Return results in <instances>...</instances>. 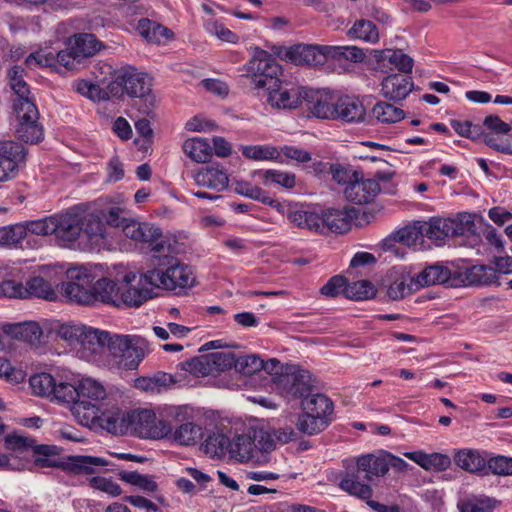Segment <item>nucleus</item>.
Here are the masks:
<instances>
[{
  "instance_id": "f257e3e1",
  "label": "nucleus",
  "mask_w": 512,
  "mask_h": 512,
  "mask_svg": "<svg viewBox=\"0 0 512 512\" xmlns=\"http://www.w3.org/2000/svg\"><path fill=\"white\" fill-rule=\"evenodd\" d=\"M79 348L85 357L99 354L106 348L118 367L134 370L145 358L148 343L140 336L112 334L86 326Z\"/></svg>"
},
{
  "instance_id": "f03ea898",
  "label": "nucleus",
  "mask_w": 512,
  "mask_h": 512,
  "mask_svg": "<svg viewBox=\"0 0 512 512\" xmlns=\"http://www.w3.org/2000/svg\"><path fill=\"white\" fill-rule=\"evenodd\" d=\"M153 269L142 275L145 283L156 288L172 291L177 295L184 293L195 285V277L192 268L169 253L154 255L152 258Z\"/></svg>"
},
{
  "instance_id": "7ed1b4c3",
  "label": "nucleus",
  "mask_w": 512,
  "mask_h": 512,
  "mask_svg": "<svg viewBox=\"0 0 512 512\" xmlns=\"http://www.w3.org/2000/svg\"><path fill=\"white\" fill-rule=\"evenodd\" d=\"M387 474V464L382 452L368 453L355 459V465L347 469L340 480V488L359 499H370L373 489L369 483Z\"/></svg>"
},
{
  "instance_id": "20e7f679",
  "label": "nucleus",
  "mask_w": 512,
  "mask_h": 512,
  "mask_svg": "<svg viewBox=\"0 0 512 512\" xmlns=\"http://www.w3.org/2000/svg\"><path fill=\"white\" fill-rule=\"evenodd\" d=\"M31 450L35 455L42 456L35 459L34 463L36 466L41 468H60L65 472L76 475L94 474L96 473L95 467L107 466L109 464L104 458L89 455H71L62 461L49 459V456L57 453V447L45 444L37 445L34 439Z\"/></svg>"
},
{
  "instance_id": "39448f33",
  "label": "nucleus",
  "mask_w": 512,
  "mask_h": 512,
  "mask_svg": "<svg viewBox=\"0 0 512 512\" xmlns=\"http://www.w3.org/2000/svg\"><path fill=\"white\" fill-rule=\"evenodd\" d=\"M422 237L434 241H443L446 237L475 233L474 217L469 213H460L454 218L432 217L429 221H420Z\"/></svg>"
},
{
  "instance_id": "423d86ee",
  "label": "nucleus",
  "mask_w": 512,
  "mask_h": 512,
  "mask_svg": "<svg viewBox=\"0 0 512 512\" xmlns=\"http://www.w3.org/2000/svg\"><path fill=\"white\" fill-rule=\"evenodd\" d=\"M246 73L243 76L249 78L255 88H272L276 85L282 74V67L277 59L267 51L256 47L252 58L244 66Z\"/></svg>"
},
{
  "instance_id": "0eeeda50",
  "label": "nucleus",
  "mask_w": 512,
  "mask_h": 512,
  "mask_svg": "<svg viewBox=\"0 0 512 512\" xmlns=\"http://www.w3.org/2000/svg\"><path fill=\"white\" fill-rule=\"evenodd\" d=\"M126 432L140 438L160 440L171 433V425L165 420H157L149 409H135L126 413Z\"/></svg>"
},
{
  "instance_id": "6e6552de",
  "label": "nucleus",
  "mask_w": 512,
  "mask_h": 512,
  "mask_svg": "<svg viewBox=\"0 0 512 512\" xmlns=\"http://www.w3.org/2000/svg\"><path fill=\"white\" fill-rule=\"evenodd\" d=\"M77 419L84 426L99 425L111 433L126 432V413L117 407L104 409L103 404L98 406H77Z\"/></svg>"
},
{
  "instance_id": "1a4fd4ad",
  "label": "nucleus",
  "mask_w": 512,
  "mask_h": 512,
  "mask_svg": "<svg viewBox=\"0 0 512 512\" xmlns=\"http://www.w3.org/2000/svg\"><path fill=\"white\" fill-rule=\"evenodd\" d=\"M123 233L135 242L150 246L155 255L170 253L172 250L169 240L163 236L161 228L155 224L129 220L123 225Z\"/></svg>"
},
{
  "instance_id": "9d476101",
  "label": "nucleus",
  "mask_w": 512,
  "mask_h": 512,
  "mask_svg": "<svg viewBox=\"0 0 512 512\" xmlns=\"http://www.w3.org/2000/svg\"><path fill=\"white\" fill-rule=\"evenodd\" d=\"M151 79L133 66L120 68L109 85L113 95L126 93L130 97L142 98L151 91Z\"/></svg>"
},
{
  "instance_id": "9b49d317",
  "label": "nucleus",
  "mask_w": 512,
  "mask_h": 512,
  "mask_svg": "<svg viewBox=\"0 0 512 512\" xmlns=\"http://www.w3.org/2000/svg\"><path fill=\"white\" fill-rule=\"evenodd\" d=\"M277 391L285 398L306 399L315 391L312 375L308 370L294 369L274 378Z\"/></svg>"
},
{
  "instance_id": "f8f14e48",
  "label": "nucleus",
  "mask_w": 512,
  "mask_h": 512,
  "mask_svg": "<svg viewBox=\"0 0 512 512\" xmlns=\"http://www.w3.org/2000/svg\"><path fill=\"white\" fill-rule=\"evenodd\" d=\"M277 211L286 215L294 226L323 234L322 208L306 203H280Z\"/></svg>"
},
{
  "instance_id": "ddd939ff",
  "label": "nucleus",
  "mask_w": 512,
  "mask_h": 512,
  "mask_svg": "<svg viewBox=\"0 0 512 512\" xmlns=\"http://www.w3.org/2000/svg\"><path fill=\"white\" fill-rule=\"evenodd\" d=\"M15 112L18 120L17 138L27 144L41 142L44 138V129L39 123V111L35 103H28L24 100Z\"/></svg>"
},
{
  "instance_id": "4468645a",
  "label": "nucleus",
  "mask_w": 512,
  "mask_h": 512,
  "mask_svg": "<svg viewBox=\"0 0 512 512\" xmlns=\"http://www.w3.org/2000/svg\"><path fill=\"white\" fill-rule=\"evenodd\" d=\"M86 267H76L67 270L68 281L62 289L69 300L79 304L93 303L92 279Z\"/></svg>"
},
{
  "instance_id": "2eb2a0df",
  "label": "nucleus",
  "mask_w": 512,
  "mask_h": 512,
  "mask_svg": "<svg viewBox=\"0 0 512 512\" xmlns=\"http://www.w3.org/2000/svg\"><path fill=\"white\" fill-rule=\"evenodd\" d=\"M27 149L19 142L0 143V182L16 177L19 167L25 163Z\"/></svg>"
},
{
  "instance_id": "dca6fc26",
  "label": "nucleus",
  "mask_w": 512,
  "mask_h": 512,
  "mask_svg": "<svg viewBox=\"0 0 512 512\" xmlns=\"http://www.w3.org/2000/svg\"><path fill=\"white\" fill-rule=\"evenodd\" d=\"M303 108L319 119L333 120L336 96L325 90L304 88Z\"/></svg>"
},
{
  "instance_id": "f3484780",
  "label": "nucleus",
  "mask_w": 512,
  "mask_h": 512,
  "mask_svg": "<svg viewBox=\"0 0 512 512\" xmlns=\"http://www.w3.org/2000/svg\"><path fill=\"white\" fill-rule=\"evenodd\" d=\"M53 235L60 245L71 247L78 241L80 247L81 238V215L78 213H65L54 216Z\"/></svg>"
},
{
  "instance_id": "a211bd4d",
  "label": "nucleus",
  "mask_w": 512,
  "mask_h": 512,
  "mask_svg": "<svg viewBox=\"0 0 512 512\" xmlns=\"http://www.w3.org/2000/svg\"><path fill=\"white\" fill-rule=\"evenodd\" d=\"M105 224L95 213L81 216L80 248L92 250L99 248L105 239Z\"/></svg>"
},
{
  "instance_id": "6ab92c4d",
  "label": "nucleus",
  "mask_w": 512,
  "mask_h": 512,
  "mask_svg": "<svg viewBox=\"0 0 512 512\" xmlns=\"http://www.w3.org/2000/svg\"><path fill=\"white\" fill-rule=\"evenodd\" d=\"M267 102L273 108L277 109H295L303 106V90L304 87L287 89L282 86L280 79L274 87H266Z\"/></svg>"
},
{
  "instance_id": "aec40b11",
  "label": "nucleus",
  "mask_w": 512,
  "mask_h": 512,
  "mask_svg": "<svg viewBox=\"0 0 512 512\" xmlns=\"http://www.w3.org/2000/svg\"><path fill=\"white\" fill-rule=\"evenodd\" d=\"M366 109L356 97L336 96L333 120L358 124L365 120Z\"/></svg>"
},
{
  "instance_id": "412c9836",
  "label": "nucleus",
  "mask_w": 512,
  "mask_h": 512,
  "mask_svg": "<svg viewBox=\"0 0 512 512\" xmlns=\"http://www.w3.org/2000/svg\"><path fill=\"white\" fill-rule=\"evenodd\" d=\"M355 180L347 182L344 190L345 198L354 204L362 205L371 202L380 192V186L375 179H358L354 173Z\"/></svg>"
},
{
  "instance_id": "4be33fe9",
  "label": "nucleus",
  "mask_w": 512,
  "mask_h": 512,
  "mask_svg": "<svg viewBox=\"0 0 512 512\" xmlns=\"http://www.w3.org/2000/svg\"><path fill=\"white\" fill-rule=\"evenodd\" d=\"M358 211L352 207L343 209L322 208L323 233L330 231L343 234L351 229L352 220L357 217Z\"/></svg>"
},
{
  "instance_id": "5701e85b",
  "label": "nucleus",
  "mask_w": 512,
  "mask_h": 512,
  "mask_svg": "<svg viewBox=\"0 0 512 512\" xmlns=\"http://www.w3.org/2000/svg\"><path fill=\"white\" fill-rule=\"evenodd\" d=\"M79 400L72 407V413L77 418V406H100L106 399L107 393L104 386L97 380L87 377L77 382Z\"/></svg>"
},
{
  "instance_id": "b1692460",
  "label": "nucleus",
  "mask_w": 512,
  "mask_h": 512,
  "mask_svg": "<svg viewBox=\"0 0 512 512\" xmlns=\"http://www.w3.org/2000/svg\"><path fill=\"white\" fill-rule=\"evenodd\" d=\"M413 88L414 82L410 75L392 73L381 82L382 96L394 102L405 99Z\"/></svg>"
},
{
  "instance_id": "393cba45",
  "label": "nucleus",
  "mask_w": 512,
  "mask_h": 512,
  "mask_svg": "<svg viewBox=\"0 0 512 512\" xmlns=\"http://www.w3.org/2000/svg\"><path fill=\"white\" fill-rule=\"evenodd\" d=\"M193 178L198 186L212 189L216 192L225 190L229 183L226 171L216 163L201 168L194 174Z\"/></svg>"
},
{
  "instance_id": "a878e982",
  "label": "nucleus",
  "mask_w": 512,
  "mask_h": 512,
  "mask_svg": "<svg viewBox=\"0 0 512 512\" xmlns=\"http://www.w3.org/2000/svg\"><path fill=\"white\" fill-rule=\"evenodd\" d=\"M374 57L377 61V67H375V69H380L386 73L388 72L384 70L386 62L393 65L400 72L399 74L404 75H409L414 66L413 58L405 54L401 49L375 50Z\"/></svg>"
},
{
  "instance_id": "bb28decb",
  "label": "nucleus",
  "mask_w": 512,
  "mask_h": 512,
  "mask_svg": "<svg viewBox=\"0 0 512 512\" xmlns=\"http://www.w3.org/2000/svg\"><path fill=\"white\" fill-rule=\"evenodd\" d=\"M455 464L469 473L486 475L487 459L476 449H460L454 455Z\"/></svg>"
},
{
  "instance_id": "cd10ccee",
  "label": "nucleus",
  "mask_w": 512,
  "mask_h": 512,
  "mask_svg": "<svg viewBox=\"0 0 512 512\" xmlns=\"http://www.w3.org/2000/svg\"><path fill=\"white\" fill-rule=\"evenodd\" d=\"M322 50L323 45L298 44L289 50L288 55L296 64L319 66L325 64Z\"/></svg>"
},
{
  "instance_id": "c85d7f7f",
  "label": "nucleus",
  "mask_w": 512,
  "mask_h": 512,
  "mask_svg": "<svg viewBox=\"0 0 512 512\" xmlns=\"http://www.w3.org/2000/svg\"><path fill=\"white\" fill-rule=\"evenodd\" d=\"M415 279L419 285V289L436 284H448L450 286L458 285V282L453 277L452 272L447 267L439 264L426 267Z\"/></svg>"
},
{
  "instance_id": "c756f323",
  "label": "nucleus",
  "mask_w": 512,
  "mask_h": 512,
  "mask_svg": "<svg viewBox=\"0 0 512 512\" xmlns=\"http://www.w3.org/2000/svg\"><path fill=\"white\" fill-rule=\"evenodd\" d=\"M460 282L465 286H484L496 282L494 268L486 265H473L459 273Z\"/></svg>"
},
{
  "instance_id": "7c9ffc66",
  "label": "nucleus",
  "mask_w": 512,
  "mask_h": 512,
  "mask_svg": "<svg viewBox=\"0 0 512 512\" xmlns=\"http://www.w3.org/2000/svg\"><path fill=\"white\" fill-rule=\"evenodd\" d=\"M3 331L12 338L27 342L30 345L39 344L43 334L39 324L33 321L6 324L3 326Z\"/></svg>"
},
{
  "instance_id": "2f4dec72",
  "label": "nucleus",
  "mask_w": 512,
  "mask_h": 512,
  "mask_svg": "<svg viewBox=\"0 0 512 512\" xmlns=\"http://www.w3.org/2000/svg\"><path fill=\"white\" fill-rule=\"evenodd\" d=\"M408 459L414 461L425 470L445 471L451 465L448 455L442 453H424L422 451L407 452L404 454Z\"/></svg>"
},
{
  "instance_id": "473e14b6",
  "label": "nucleus",
  "mask_w": 512,
  "mask_h": 512,
  "mask_svg": "<svg viewBox=\"0 0 512 512\" xmlns=\"http://www.w3.org/2000/svg\"><path fill=\"white\" fill-rule=\"evenodd\" d=\"M203 437V429L200 425L186 421L179 424L175 430L171 427V433L166 439H172L179 445L191 446L198 443Z\"/></svg>"
},
{
  "instance_id": "72a5a7b5",
  "label": "nucleus",
  "mask_w": 512,
  "mask_h": 512,
  "mask_svg": "<svg viewBox=\"0 0 512 512\" xmlns=\"http://www.w3.org/2000/svg\"><path fill=\"white\" fill-rule=\"evenodd\" d=\"M301 407L305 413L329 418L333 412V402L324 394L313 392L309 397L301 401Z\"/></svg>"
},
{
  "instance_id": "f704fd0d",
  "label": "nucleus",
  "mask_w": 512,
  "mask_h": 512,
  "mask_svg": "<svg viewBox=\"0 0 512 512\" xmlns=\"http://www.w3.org/2000/svg\"><path fill=\"white\" fill-rule=\"evenodd\" d=\"M119 283L101 278L92 285L93 302L101 301L106 304L117 306V301H123V298H117Z\"/></svg>"
},
{
  "instance_id": "c9c22d12",
  "label": "nucleus",
  "mask_w": 512,
  "mask_h": 512,
  "mask_svg": "<svg viewBox=\"0 0 512 512\" xmlns=\"http://www.w3.org/2000/svg\"><path fill=\"white\" fill-rule=\"evenodd\" d=\"M68 46L76 54V57L84 59L96 54L100 50L101 44L93 34L83 33L70 38Z\"/></svg>"
},
{
  "instance_id": "e433bc0d",
  "label": "nucleus",
  "mask_w": 512,
  "mask_h": 512,
  "mask_svg": "<svg viewBox=\"0 0 512 512\" xmlns=\"http://www.w3.org/2000/svg\"><path fill=\"white\" fill-rule=\"evenodd\" d=\"M255 449L253 446V439L250 433L237 435L232 440L230 439V457L240 462L252 460L255 456Z\"/></svg>"
},
{
  "instance_id": "4c0bfd02",
  "label": "nucleus",
  "mask_w": 512,
  "mask_h": 512,
  "mask_svg": "<svg viewBox=\"0 0 512 512\" xmlns=\"http://www.w3.org/2000/svg\"><path fill=\"white\" fill-rule=\"evenodd\" d=\"M234 191L244 197L259 201L265 205L276 209L280 208V202L268 196L267 192L262 188L255 186L247 181H237Z\"/></svg>"
},
{
  "instance_id": "58836bf2",
  "label": "nucleus",
  "mask_w": 512,
  "mask_h": 512,
  "mask_svg": "<svg viewBox=\"0 0 512 512\" xmlns=\"http://www.w3.org/2000/svg\"><path fill=\"white\" fill-rule=\"evenodd\" d=\"M185 154L197 163H206L212 157V147L203 138H190L183 144Z\"/></svg>"
},
{
  "instance_id": "ea45409f",
  "label": "nucleus",
  "mask_w": 512,
  "mask_h": 512,
  "mask_svg": "<svg viewBox=\"0 0 512 512\" xmlns=\"http://www.w3.org/2000/svg\"><path fill=\"white\" fill-rule=\"evenodd\" d=\"M202 449L211 457L222 458L226 454L230 455V438L221 432H213L202 443Z\"/></svg>"
},
{
  "instance_id": "a19ab883",
  "label": "nucleus",
  "mask_w": 512,
  "mask_h": 512,
  "mask_svg": "<svg viewBox=\"0 0 512 512\" xmlns=\"http://www.w3.org/2000/svg\"><path fill=\"white\" fill-rule=\"evenodd\" d=\"M347 35L350 38L359 39L371 44H375L379 41L378 28L372 21L367 19L356 20L348 30Z\"/></svg>"
},
{
  "instance_id": "79ce46f5",
  "label": "nucleus",
  "mask_w": 512,
  "mask_h": 512,
  "mask_svg": "<svg viewBox=\"0 0 512 512\" xmlns=\"http://www.w3.org/2000/svg\"><path fill=\"white\" fill-rule=\"evenodd\" d=\"M151 297L152 294L148 289H138L132 286L119 287L117 298H123V301H117L116 307H139Z\"/></svg>"
},
{
  "instance_id": "37998d69",
  "label": "nucleus",
  "mask_w": 512,
  "mask_h": 512,
  "mask_svg": "<svg viewBox=\"0 0 512 512\" xmlns=\"http://www.w3.org/2000/svg\"><path fill=\"white\" fill-rule=\"evenodd\" d=\"M26 297H37L52 301L57 298L53 285L43 277L30 278L26 285Z\"/></svg>"
},
{
  "instance_id": "c03bdc74",
  "label": "nucleus",
  "mask_w": 512,
  "mask_h": 512,
  "mask_svg": "<svg viewBox=\"0 0 512 512\" xmlns=\"http://www.w3.org/2000/svg\"><path fill=\"white\" fill-rule=\"evenodd\" d=\"M137 30L147 41L155 43H159L162 38L169 39L173 35L171 30L149 19L139 20Z\"/></svg>"
},
{
  "instance_id": "a18cd8bd",
  "label": "nucleus",
  "mask_w": 512,
  "mask_h": 512,
  "mask_svg": "<svg viewBox=\"0 0 512 512\" xmlns=\"http://www.w3.org/2000/svg\"><path fill=\"white\" fill-rule=\"evenodd\" d=\"M330 422V418H322L304 412L299 416L296 426L301 433L315 435L324 431Z\"/></svg>"
},
{
  "instance_id": "49530a36",
  "label": "nucleus",
  "mask_w": 512,
  "mask_h": 512,
  "mask_svg": "<svg viewBox=\"0 0 512 512\" xmlns=\"http://www.w3.org/2000/svg\"><path fill=\"white\" fill-rule=\"evenodd\" d=\"M255 452L270 453L275 449L274 435L268 428L253 427L249 429Z\"/></svg>"
},
{
  "instance_id": "de8ad7c7",
  "label": "nucleus",
  "mask_w": 512,
  "mask_h": 512,
  "mask_svg": "<svg viewBox=\"0 0 512 512\" xmlns=\"http://www.w3.org/2000/svg\"><path fill=\"white\" fill-rule=\"evenodd\" d=\"M372 114L379 122L385 124L396 123L405 117L402 109L383 101L374 105Z\"/></svg>"
},
{
  "instance_id": "09e8293b",
  "label": "nucleus",
  "mask_w": 512,
  "mask_h": 512,
  "mask_svg": "<svg viewBox=\"0 0 512 512\" xmlns=\"http://www.w3.org/2000/svg\"><path fill=\"white\" fill-rule=\"evenodd\" d=\"M419 290V285L415 278L401 277L394 281L387 290V295L392 300H400Z\"/></svg>"
},
{
  "instance_id": "8fccbe9b",
  "label": "nucleus",
  "mask_w": 512,
  "mask_h": 512,
  "mask_svg": "<svg viewBox=\"0 0 512 512\" xmlns=\"http://www.w3.org/2000/svg\"><path fill=\"white\" fill-rule=\"evenodd\" d=\"M30 387L34 394L51 399L55 392L56 380L49 373H39L32 375L29 379Z\"/></svg>"
},
{
  "instance_id": "3c124183",
  "label": "nucleus",
  "mask_w": 512,
  "mask_h": 512,
  "mask_svg": "<svg viewBox=\"0 0 512 512\" xmlns=\"http://www.w3.org/2000/svg\"><path fill=\"white\" fill-rule=\"evenodd\" d=\"M376 294L374 285L368 280H360L352 283L347 282L345 297L360 301L373 298Z\"/></svg>"
},
{
  "instance_id": "603ef678",
  "label": "nucleus",
  "mask_w": 512,
  "mask_h": 512,
  "mask_svg": "<svg viewBox=\"0 0 512 512\" xmlns=\"http://www.w3.org/2000/svg\"><path fill=\"white\" fill-rule=\"evenodd\" d=\"M420 228V221L415 222L412 226H405L394 232L390 239L384 241L383 245L386 246L391 240L408 246L414 245L420 238H423Z\"/></svg>"
},
{
  "instance_id": "864d4df0",
  "label": "nucleus",
  "mask_w": 512,
  "mask_h": 512,
  "mask_svg": "<svg viewBox=\"0 0 512 512\" xmlns=\"http://www.w3.org/2000/svg\"><path fill=\"white\" fill-rule=\"evenodd\" d=\"M55 392L51 396V400L75 406L79 400L77 383L59 382L55 384Z\"/></svg>"
},
{
  "instance_id": "5fc2aeb1",
  "label": "nucleus",
  "mask_w": 512,
  "mask_h": 512,
  "mask_svg": "<svg viewBox=\"0 0 512 512\" xmlns=\"http://www.w3.org/2000/svg\"><path fill=\"white\" fill-rule=\"evenodd\" d=\"M242 154L252 160H276L280 153L275 147L262 145L242 146Z\"/></svg>"
},
{
  "instance_id": "6e6d98bb",
  "label": "nucleus",
  "mask_w": 512,
  "mask_h": 512,
  "mask_svg": "<svg viewBox=\"0 0 512 512\" xmlns=\"http://www.w3.org/2000/svg\"><path fill=\"white\" fill-rule=\"evenodd\" d=\"M264 360L256 355L236 357L235 370L241 374L250 376L262 370Z\"/></svg>"
},
{
  "instance_id": "4d7b16f0",
  "label": "nucleus",
  "mask_w": 512,
  "mask_h": 512,
  "mask_svg": "<svg viewBox=\"0 0 512 512\" xmlns=\"http://www.w3.org/2000/svg\"><path fill=\"white\" fill-rule=\"evenodd\" d=\"M178 366L181 370L187 371L196 376H206L212 374L208 355L188 359L179 363Z\"/></svg>"
},
{
  "instance_id": "13d9d810",
  "label": "nucleus",
  "mask_w": 512,
  "mask_h": 512,
  "mask_svg": "<svg viewBox=\"0 0 512 512\" xmlns=\"http://www.w3.org/2000/svg\"><path fill=\"white\" fill-rule=\"evenodd\" d=\"M85 325L82 324H62L57 334L58 336L65 340L72 347H79L81 342V338L85 333Z\"/></svg>"
},
{
  "instance_id": "bf43d9fd",
  "label": "nucleus",
  "mask_w": 512,
  "mask_h": 512,
  "mask_svg": "<svg viewBox=\"0 0 512 512\" xmlns=\"http://www.w3.org/2000/svg\"><path fill=\"white\" fill-rule=\"evenodd\" d=\"M450 125L457 134L473 141L481 140L483 135V128L480 125H475L467 120L452 119Z\"/></svg>"
},
{
  "instance_id": "052dcab7",
  "label": "nucleus",
  "mask_w": 512,
  "mask_h": 512,
  "mask_svg": "<svg viewBox=\"0 0 512 512\" xmlns=\"http://www.w3.org/2000/svg\"><path fill=\"white\" fill-rule=\"evenodd\" d=\"M212 373L235 368L236 356L232 352H213L208 354Z\"/></svg>"
},
{
  "instance_id": "680f3d73",
  "label": "nucleus",
  "mask_w": 512,
  "mask_h": 512,
  "mask_svg": "<svg viewBox=\"0 0 512 512\" xmlns=\"http://www.w3.org/2000/svg\"><path fill=\"white\" fill-rule=\"evenodd\" d=\"M54 227V216L34 221H28L22 224V228H24L25 237L27 236L28 232L43 236L52 235L53 231H55Z\"/></svg>"
},
{
  "instance_id": "e2e57ef3",
  "label": "nucleus",
  "mask_w": 512,
  "mask_h": 512,
  "mask_svg": "<svg viewBox=\"0 0 512 512\" xmlns=\"http://www.w3.org/2000/svg\"><path fill=\"white\" fill-rule=\"evenodd\" d=\"M25 238L22 224H14L0 227V246H12L20 243Z\"/></svg>"
},
{
  "instance_id": "0e129e2a",
  "label": "nucleus",
  "mask_w": 512,
  "mask_h": 512,
  "mask_svg": "<svg viewBox=\"0 0 512 512\" xmlns=\"http://www.w3.org/2000/svg\"><path fill=\"white\" fill-rule=\"evenodd\" d=\"M205 28L209 34L216 36L223 42L235 44L239 41V36L236 33L216 20H208Z\"/></svg>"
},
{
  "instance_id": "69168bd1",
  "label": "nucleus",
  "mask_w": 512,
  "mask_h": 512,
  "mask_svg": "<svg viewBox=\"0 0 512 512\" xmlns=\"http://www.w3.org/2000/svg\"><path fill=\"white\" fill-rule=\"evenodd\" d=\"M461 512H493V505L489 498L470 497L458 503Z\"/></svg>"
},
{
  "instance_id": "338daca9",
  "label": "nucleus",
  "mask_w": 512,
  "mask_h": 512,
  "mask_svg": "<svg viewBox=\"0 0 512 512\" xmlns=\"http://www.w3.org/2000/svg\"><path fill=\"white\" fill-rule=\"evenodd\" d=\"M512 475V457L498 455L487 460L486 474Z\"/></svg>"
},
{
  "instance_id": "774afa93",
  "label": "nucleus",
  "mask_w": 512,
  "mask_h": 512,
  "mask_svg": "<svg viewBox=\"0 0 512 512\" xmlns=\"http://www.w3.org/2000/svg\"><path fill=\"white\" fill-rule=\"evenodd\" d=\"M263 180L265 184L272 182L287 189L293 188L296 183L294 174L274 169L266 170L263 174Z\"/></svg>"
}]
</instances>
